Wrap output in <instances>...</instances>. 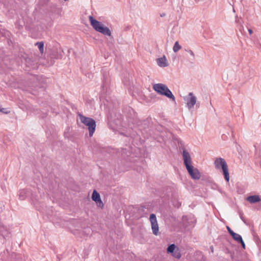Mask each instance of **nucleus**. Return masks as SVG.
Instances as JSON below:
<instances>
[{"label": "nucleus", "instance_id": "nucleus-1", "mask_svg": "<svg viewBox=\"0 0 261 261\" xmlns=\"http://www.w3.org/2000/svg\"><path fill=\"white\" fill-rule=\"evenodd\" d=\"M183 160L184 164L191 177L194 179H199L200 177V174L198 170L194 168L191 165V158L190 154L186 150H184L182 152Z\"/></svg>", "mask_w": 261, "mask_h": 261}, {"label": "nucleus", "instance_id": "nucleus-2", "mask_svg": "<svg viewBox=\"0 0 261 261\" xmlns=\"http://www.w3.org/2000/svg\"><path fill=\"white\" fill-rule=\"evenodd\" d=\"M153 89L161 95L166 96L168 98L175 101V97L168 88L163 84H156L153 86Z\"/></svg>", "mask_w": 261, "mask_h": 261}, {"label": "nucleus", "instance_id": "nucleus-3", "mask_svg": "<svg viewBox=\"0 0 261 261\" xmlns=\"http://www.w3.org/2000/svg\"><path fill=\"white\" fill-rule=\"evenodd\" d=\"M89 19L91 25L96 31L104 35H111V31L108 28L105 27L101 22L94 19L92 16L89 17Z\"/></svg>", "mask_w": 261, "mask_h": 261}, {"label": "nucleus", "instance_id": "nucleus-4", "mask_svg": "<svg viewBox=\"0 0 261 261\" xmlns=\"http://www.w3.org/2000/svg\"><path fill=\"white\" fill-rule=\"evenodd\" d=\"M216 168H222L225 180L228 182L229 180V176L227 165L224 159L222 158H217L215 161Z\"/></svg>", "mask_w": 261, "mask_h": 261}, {"label": "nucleus", "instance_id": "nucleus-5", "mask_svg": "<svg viewBox=\"0 0 261 261\" xmlns=\"http://www.w3.org/2000/svg\"><path fill=\"white\" fill-rule=\"evenodd\" d=\"M83 123L88 127L89 136L92 137L95 132L96 123L94 120L90 118L83 116Z\"/></svg>", "mask_w": 261, "mask_h": 261}, {"label": "nucleus", "instance_id": "nucleus-6", "mask_svg": "<svg viewBox=\"0 0 261 261\" xmlns=\"http://www.w3.org/2000/svg\"><path fill=\"white\" fill-rule=\"evenodd\" d=\"M149 220L151 225L153 234L155 236H158L159 234V228L155 215L151 214L150 215Z\"/></svg>", "mask_w": 261, "mask_h": 261}, {"label": "nucleus", "instance_id": "nucleus-7", "mask_svg": "<svg viewBox=\"0 0 261 261\" xmlns=\"http://www.w3.org/2000/svg\"><path fill=\"white\" fill-rule=\"evenodd\" d=\"M167 252L172 253V255L177 259H179L181 257L180 250L174 244H171L168 247Z\"/></svg>", "mask_w": 261, "mask_h": 261}, {"label": "nucleus", "instance_id": "nucleus-8", "mask_svg": "<svg viewBox=\"0 0 261 261\" xmlns=\"http://www.w3.org/2000/svg\"><path fill=\"white\" fill-rule=\"evenodd\" d=\"M92 199L96 203L98 207L102 209L104 204L101 200L99 194L96 191L94 190L92 195Z\"/></svg>", "mask_w": 261, "mask_h": 261}, {"label": "nucleus", "instance_id": "nucleus-9", "mask_svg": "<svg viewBox=\"0 0 261 261\" xmlns=\"http://www.w3.org/2000/svg\"><path fill=\"white\" fill-rule=\"evenodd\" d=\"M72 224L73 226H74V228H73L71 229L72 233L77 237H80V233H81V223L79 221L74 220L72 222Z\"/></svg>", "mask_w": 261, "mask_h": 261}, {"label": "nucleus", "instance_id": "nucleus-10", "mask_svg": "<svg viewBox=\"0 0 261 261\" xmlns=\"http://www.w3.org/2000/svg\"><path fill=\"white\" fill-rule=\"evenodd\" d=\"M189 97H187L186 99V100L187 101V105L189 109H191L193 107L194 105L196 103V98L193 95L192 93H190L189 94Z\"/></svg>", "mask_w": 261, "mask_h": 261}, {"label": "nucleus", "instance_id": "nucleus-11", "mask_svg": "<svg viewBox=\"0 0 261 261\" xmlns=\"http://www.w3.org/2000/svg\"><path fill=\"white\" fill-rule=\"evenodd\" d=\"M247 200L251 203L259 202L261 200L258 195H253L249 196L247 198Z\"/></svg>", "mask_w": 261, "mask_h": 261}, {"label": "nucleus", "instance_id": "nucleus-12", "mask_svg": "<svg viewBox=\"0 0 261 261\" xmlns=\"http://www.w3.org/2000/svg\"><path fill=\"white\" fill-rule=\"evenodd\" d=\"M157 63L160 67H166L168 65L167 59L165 56L158 59Z\"/></svg>", "mask_w": 261, "mask_h": 261}, {"label": "nucleus", "instance_id": "nucleus-13", "mask_svg": "<svg viewBox=\"0 0 261 261\" xmlns=\"http://www.w3.org/2000/svg\"><path fill=\"white\" fill-rule=\"evenodd\" d=\"M28 191L25 189L21 190L19 192V198L20 200L25 199L28 195Z\"/></svg>", "mask_w": 261, "mask_h": 261}, {"label": "nucleus", "instance_id": "nucleus-14", "mask_svg": "<svg viewBox=\"0 0 261 261\" xmlns=\"http://www.w3.org/2000/svg\"><path fill=\"white\" fill-rule=\"evenodd\" d=\"M39 49L40 52L42 54L44 52V43L43 42H38L35 44Z\"/></svg>", "mask_w": 261, "mask_h": 261}, {"label": "nucleus", "instance_id": "nucleus-15", "mask_svg": "<svg viewBox=\"0 0 261 261\" xmlns=\"http://www.w3.org/2000/svg\"><path fill=\"white\" fill-rule=\"evenodd\" d=\"M231 236L232 237L233 239L238 243H239L240 241H242V237L239 234L234 232L233 234H232Z\"/></svg>", "mask_w": 261, "mask_h": 261}, {"label": "nucleus", "instance_id": "nucleus-16", "mask_svg": "<svg viewBox=\"0 0 261 261\" xmlns=\"http://www.w3.org/2000/svg\"><path fill=\"white\" fill-rule=\"evenodd\" d=\"M181 48V46L179 44L178 42L176 41L173 46V50L174 52L176 53Z\"/></svg>", "mask_w": 261, "mask_h": 261}, {"label": "nucleus", "instance_id": "nucleus-17", "mask_svg": "<svg viewBox=\"0 0 261 261\" xmlns=\"http://www.w3.org/2000/svg\"><path fill=\"white\" fill-rule=\"evenodd\" d=\"M69 129H70V128L68 127L66 129V130L64 132V136L66 138H68L69 136Z\"/></svg>", "mask_w": 261, "mask_h": 261}, {"label": "nucleus", "instance_id": "nucleus-18", "mask_svg": "<svg viewBox=\"0 0 261 261\" xmlns=\"http://www.w3.org/2000/svg\"><path fill=\"white\" fill-rule=\"evenodd\" d=\"M227 229L231 236L234 233V232L230 228L229 226H227Z\"/></svg>", "mask_w": 261, "mask_h": 261}, {"label": "nucleus", "instance_id": "nucleus-19", "mask_svg": "<svg viewBox=\"0 0 261 261\" xmlns=\"http://www.w3.org/2000/svg\"><path fill=\"white\" fill-rule=\"evenodd\" d=\"M239 243H240L242 246V247L245 249V244L243 241V240H242V241H240Z\"/></svg>", "mask_w": 261, "mask_h": 261}, {"label": "nucleus", "instance_id": "nucleus-20", "mask_svg": "<svg viewBox=\"0 0 261 261\" xmlns=\"http://www.w3.org/2000/svg\"><path fill=\"white\" fill-rule=\"evenodd\" d=\"M78 116H79V119L80 120L81 122H82V114L79 113Z\"/></svg>", "mask_w": 261, "mask_h": 261}, {"label": "nucleus", "instance_id": "nucleus-21", "mask_svg": "<svg viewBox=\"0 0 261 261\" xmlns=\"http://www.w3.org/2000/svg\"><path fill=\"white\" fill-rule=\"evenodd\" d=\"M4 110H5V109H4V108L1 109H0V112H3L4 113H7V112H5Z\"/></svg>", "mask_w": 261, "mask_h": 261}, {"label": "nucleus", "instance_id": "nucleus-22", "mask_svg": "<svg viewBox=\"0 0 261 261\" xmlns=\"http://www.w3.org/2000/svg\"><path fill=\"white\" fill-rule=\"evenodd\" d=\"M248 32L250 35H251L253 33L252 30L250 29H248Z\"/></svg>", "mask_w": 261, "mask_h": 261}, {"label": "nucleus", "instance_id": "nucleus-23", "mask_svg": "<svg viewBox=\"0 0 261 261\" xmlns=\"http://www.w3.org/2000/svg\"><path fill=\"white\" fill-rule=\"evenodd\" d=\"M30 60H31V59H26V62H27V63H29V61H30Z\"/></svg>", "mask_w": 261, "mask_h": 261}, {"label": "nucleus", "instance_id": "nucleus-24", "mask_svg": "<svg viewBox=\"0 0 261 261\" xmlns=\"http://www.w3.org/2000/svg\"><path fill=\"white\" fill-rule=\"evenodd\" d=\"M190 53H191V55H194V53L192 51L190 50Z\"/></svg>", "mask_w": 261, "mask_h": 261}, {"label": "nucleus", "instance_id": "nucleus-25", "mask_svg": "<svg viewBox=\"0 0 261 261\" xmlns=\"http://www.w3.org/2000/svg\"><path fill=\"white\" fill-rule=\"evenodd\" d=\"M77 123L79 124V120H77Z\"/></svg>", "mask_w": 261, "mask_h": 261}]
</instances>
